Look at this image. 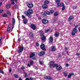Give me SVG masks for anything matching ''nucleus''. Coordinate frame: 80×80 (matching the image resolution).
Here are the masks:
<instances>
[{
	"label": "nucleus",
	"mask_w": 80,
	"mask_h": 80,
	"mask_svg": "<svg viewBox=\"0 0 80 80\" xmlns=\"http://www.w3.org/2000/svg\"><path fill=\"white\" fill-rule=\"evenodd\" d=\"M10 8V4H9L8 5H7L6 6V8L8 9V8Z\"/></svg>",
	"instance_id": "f704fd0d"
},
{
	"label": "nucleus",
	"mask_w": 80,
	"mask_h": 80,
	"mask_svg": "<svg viewBox=\"0 0 80 80\" xmlns=\"http://www.w3.org/2000/svg\"><path fill=\"white\" fill-rule=\"evenodd\" d=\"M36 47H38L39 46V43L37 42L36 43Z\"/></svg>",
	"instance_id": "49530a36"
},
{
	"label": "nucleus",
	"mask_w": 80,
	"mask_h": 80,
	"mask_svg": "<svg viewBox=\"0 0 80 80\" xmlns=\"http://www.w3.org/2000/svg\"><path fill=\"white\" fill-rule=\"evenodd\" d=\"M2 1H1L0 2V7L2 5Z\"/></svg>",
	"instance_id": "e2e57ef3"
},
{
	"label": "nucleus",
	"mask_w": 80,
	"mask_h": 80,
	"mask_svg": "<svg viewBox=\"0 0 80 80\" xmlns=\"http://www.w3.org/2000/svg\"><path fill=\"white\" fill-rule=\"evenodd\" d=\"M3 11V9H1L0 10V13H2V12Z\"/></svg>",
	"instance_id": "5fc2aeb1"
},
{
	"label": "nucleus",
	"mask_w": 80,
	"mask_h": 80,
	"mask_svg": "<svg viewBox=\"0 0 80 80\" xmlns=\"http://www.w3.org/2000/svg\"><path fill=\"white\" fill-rule=\"evenodd\" d=\"M77 6H72L71 7L72 8H73V9H76L77 8Z\"/></svg>",
	"instance_id": "2f4dec72"
},
{
	"label": "nucleus",
	"mask_w": 80,
	"mask_h": 80,
	"mask_svg": "<svg viewBox=\"0 0 80 80\" xmlns=\"http://www.w3.org/2000/svg\"><path fill=\"white\" fill-rule=\"evenodd\" d=\"M69 66V64H68V63H67L66 65V67H68Z\"/></svg>",
	"instance_id": "13d9d810"
},
{
	"label": "nucleus",
	"mask_w": 80,
	"mask_h": 80,
	"mask_svg": "<svg viewBox=\"0 0 80 80\" xmlns=\"http://www.w3.org/2000/svg\"><path fill=\"white\" fill-rule=\"evenodd\" d=\"M41 40L42 41H44V42H46V36L45 35H43L42 36H41Z\"/></svg>",
	"instance_id": "423d86ee"
},
{
	"label": "nucleus",
	"mask_w": 80,
	"mask_h": 80,
	"mask_svg": "<svg viewBox=\"0 0 80 80\" xmlns=\"http://www.w3.org/2000/svg\"><path fill=\"white\" fill-rule=\"evenodd\" d=\"M33 63V61H31L29 63L30 65H32Z\"/></svg>",
	"instance_id": "de8ad7c7"
},
{
	"label": "nucleus",
	"mask_w": 80,
	"mask_h": 80,
	"mask_svg": "<svg viewBox=\"0 0 80 80\" xmlns=\"http://www.w3.org/2000/svg\"><path fill=\"white\" fill-rule=\"evenodd\" d=\"M41 49L42 50L46 51V48H45V46L44 44H42L40 46Z\"/></svg>",
	"instance_id": "7ed1b4c3"
},
{
	"label": "nucleus",
	"mask_w": 80,
	"mask_h": 80,
	"mask_svg": "<svg viewBox=\"0 0 80 80\" xmlns=\"http://www.w3.org/2000/svg\"><path fill=\"white\" fill-rule=\"evenodd\" d=\"M29 80H34V79L33 78H32V77L29 78Z\"/></svg>",
	"instance_id": "603ef678"
},
{
	"label": "nucleus",
	"mask_w": 80,
	"mask_h": 80,
	"mask_svg": "<svg viewBox=\"0 0 80 80\" xmlns=\"http://www.w3.org/2000/svg\"><path fill=\"white\" fill-rule=\"evenodd\" d=\"M39 34L40 35V36L41 37V36H43V35H44V32H43V31L42 30H40L39 31Z\"/></svg>",
	"instance_id": "9b49d317"
},
{
	"label": "nucleus",
	"mask_w": 80,
	"mask_h": 80,
	"mask_svg": "<svg viewBox=\"0 0 80 80\" xmlns=\"http://www.w3.org/2000/svg\"><path fill=\"white\" fill-rule=\"evenodd\" d=\"M44 78L48 80H52V78L50 76H44Z\"/></svg>",
	"instance_id": "2eb2a0df"
},
{
	"label": "nucleus",
	"mask_w": 80,
	"mask_h": 80,
	"mask_svg": "<svg viewBox=\"0 0 80 80\" xmlns=\"http://www.w3.org/2000/svg\"><path fill=\"white\" fill-rule=\"evenodd\" d=\"M57 5L58 7H63L64 6V4L63 3H58Z\"/></svg>",
	"instance_id": "aec40b11"
},
{
	"label": "nucleus",
	"mask_w": 80,
	"mask_h": 80,
	"mask_svg": "<svg viewBox=\"0 0 80 80\" xmlns=\"http://www.w3.org/2000/svg\"><path fill=\"white\" fill-rule=\"evenodd\" d=\"M22 19H25V16L23 15H22Z\"/></svg>",
	"instance_id": "09e8293b"
},
{
	"label": "nucleus",
	"mask_w": 80,
	"mask_h": 80,
	"mask_svg": "<svg viewBox=\"0 0 80 80\" xmlns=\"http://www.w3.org/2000/svg\"><path fill=\"white\" fill-rule=\"evenodd\" d=\"M14 8L15 9H17L18 8V6L17 4H15L14 6Z\"/></svg>",
	"instance_id": "72a5a7b5"
},
{
	"label": "nucleus",
	"mask_w": 80,
	"mask_h": 80,
	"mask_svg": "<svg viewBox=\"0 0 80 80\" xmlns=\"http://www.w3.org/2000/svg\"><path fill=\"white\" fill-rule=\"evenodd\" d=\"M55 22H56V20L54 19L52 20V21H51V23L52 24H54V23H55Z\"/></svg>",
	"instance_id": "c9c22d12"
},
{
	"label": "nucleus",
	"mask_w": 80,
	"mask_h": 80,
	"mask_svg": "<svg viewBox=\"0 0 80 80\" xmlns=\"http://www.w3.org/2000/svg\"><path fill=\"white\" fill-rule=\"evenodd\" d=\"M37 59V58L36 57H33L32 58V60H35Z\"/></svg>",
	"instance_id": "6e6d98bb"
},
{
	"label": "nucleus",
	"mask_w": 80,
	"mask_h": 80,
	"mask_svg": "<svg viewBox=\"0 0 80 80\" xmlns=\"http://www.w3.org/2000/svg\"><path fill=\"white\" fill-rule=\"evenodd\" d=\"M23 50V47L22 46L20 47L19 50H18V53H21V52H22Z\"/></svg>",
	"instance_id": "1a4fd4ad"
},
{
	"label": "nucleus",
	"mask_w": 80,
	"mask_h": 80,
	"mask_svg": "<svg viewBox=\"0 0 80 80\" xmlns=\"http://www.w3.org/2000/svg\"><path fill=\"white\" fill-rule=\"evenodd\" d=\"M72 75H74V73H72L69 74L68 75V78H71V76H72Z\"/></svg>",
	"instance_id": "a878e982"
},
{
	"label": "nucleus",
	"mask_w": 80,
	"mask_h": 80,
	"mask_svg": "<svg viewBox=\"0 0 80 80\" xmlns=\"http://www.w3.org/2000/svg\"><path fill=\"white\" fill-rule=\"evenodd\" d=\"M28 66L29 67H30V64H28Z\"/></svg>",
	"instance_id": "774afa93"
},
{
	"label": "nucleus",
	"mask_w": 80,
	"mask_h": 80,
	"mask_svg": "<svg viewBox=\"0 0 80 80\" xmlns=\"http://www.w3.org/2000/svg\"><path fill=\"white\" fill-rule=\"evenodd\" d=\"M30 27L33 30H35L36 28H37V27H36L35 24H31L30 25Z\"/></svg>",
	"instance_id": "20e7f679"
},
{
	"label": "nucleus",
	"mask_w": 80,
	"mask_h": 80,
	"mask_svg": "<svg viewBox=\"0 0 80 80\" xmlns=\"http://www.w3.org/2000/svg\"><path fill=\"white\" fill-rule=\"evenodd\" d=\"M15 18H13L12 19V25H15Z\"/></svg>",
	"instance_id": "6ab92c4d"
},
{
	"label": "nucleus",
	"mask_w": 80,
	"mask_h": 80,
	"mask_svg": "<svg viewBox=\"0 0 80 80\" xmlns=\"http://www.w3.org/2000/svg\"><path fill=\"white\" fill-rule=\"evenodd\" d=\"M58 15V12L56 11L54 13V17H57Z\"/></svg>",
	"instance_id": "5701e85b"
},
{
	"label": "nucleus",
	"mask_w": 80,
	"mask_h": 80,
	"mask_svg": "<svg viewBox=\"0 0 80 80\" xmlns=\"http://www.w3.org/2000/svg\"><path fill=\"white\" fill-rule=\"evenodd\" d=\"M49 67L50 68L53 67V65L54 64V62L53 61H51L49 63Z\"/></svg>",
	"instance_id": "f8f14e48"
},
{
	"label": "nucleus",
	"mask_w": 80,
	"mask_h": 80,
	"mask_svg": "<svg viewBox=\"0 0 80 80\" xmlns=\"http://www.w3.org/2000/svg\"><path fill=\"white\" fill-rule=\"evenodd\" d=\"M50 31V29H48L47 30H45V33H48V32H49Z\"/></svg>",
	"instance_id": "8fccbe9b"
},
{
	"label": "nucleus",
	"mask_w": 80,
	"mask_h": 80,
	"mask_svg": "<svg viewBox=\"0 0 80 80\" xmlns=\"http://www.w3.org/2000/svg\"><path fill=\"white\" fill-rule=\"evenodd\" d=\"M25 76H24V77H25V78L27 77V76H28V74H27V73H25Z\"/></svg>",
	"instance_id": "864d4df0"
},
{
	"label": "nucleus",
	"mask_w": 80,
	"mask_h": 80,
	"mask_svg": "<svg viewBox=\"0 0 80 80\" xmlns=\"http://www.w3.org/2000/svg\"><path fill=\"white\" fill-rule=\"evenodd\" d=\"M14 77L15 78H18V75L17 74H14Z\"/></svg>",
	"instance_id": "e433bc0d"
},
{
	"label": "nucleus",
	"mask_w": 80,
	"mask_h": 80,
	"mask_svg": "<svg viewBox=\"0 0 80 80\" xmlns=\"http://www.w3.org/2000/svg\"><path fill=\"white\" fill-rule=\"evenodd\" d=\"M39 62L40 63V65H42V61H39Z\"/></svg>",
	"instance_id": "4d7b16f0"
},
{
	"label": "nucleus",
	"mask_w": 80,
	"mask_h": 80,
	"mask_svg": "<svg viewBox=\"0 0 80 80\" xmlns=\"http://www.w3.org/2000/svg\"><path fill=\"white\" fill-rule=\"evenodd\" d=\"M29 37L31 38H34V34L32 32H30L29 34Z\"/></svg>",
	"instance_id": "f3484780"
},
{
	"label": "nucleus",
	"mask_w": 80,
	"mask_h": 80,
	"mask_svg": "<svg viewBox=\"0 0 80 80\" xmlns=\"http://www.w3.org/2000/svg\"><path fill=\"white\" fill-rule=\"evenodd\" d=\"M76 55L77 56H79V55H80V53H76Z\"/></svg>",
	"instance_id": "bf43d9fd"
},
{
	"label": "nucleus",
	"mask_w": 80,
	"mask_h": 80,
	"mask_svg": "<svg viewBox=\"0 0 80 80\" xmlns=\"http://www.w3.org/2000/svg\"><path fill=\"white\" fill-rule=\"evenodd\" d=\"M2 39V37H0V46L2 45V41H1Z\"/></svg>",
	"instance_id": "7c9ffc66"
},
{
	"label": "nucleus",
	"mask_w": 80,
	"mask_h": 80,
	"mask_svg": "<svg viewBox=\"0 0 80 80\" xmlns=\"http://www.w3.org/2000/svg\"><path fill=\"white\" fill-rule=\"evenodd\" d=\"M78 26H80V24H78L77 25L75 26L74 28L73 29V30L72 31V36H74L75 35V33L78 32V30H77V27H78Z\"/></svg>",
	"instance_id": "f257e3e1"
},
{
	"label": "nucleus",
	"mask_w": 80,
	"mask_h": 80,
	"mask_svg": "<svg viewBox=\"0 0 80 80\" xmlns=\"http://www.w3.org/2000/svg\"><path fill=\"white\" fill-rule=\"evenodd\" d=\"M68 61H70L71 60V58H68L67 59Z\"/></svg>",
	"instance_id": "052dcab7"
},
{
	"label": "nucleus",
	"mask_w": 80,
	"mask_h": 80,
	"mask_svg": "<svg viewBox=\"0 0 80 80\" xmlns=\"http://www.w3.org/2000/svg\"><path fill=\"white\" fill-rule=\"evenodd\" d=\"M21 70H24V69H25V67L22 66L21 68Z\"/></svg>",
	"instance_id": "37998d69"
},
{
	"label": "nucleus",
	"mask_w": 80,
	"mask_h": 80,
	"mask_svg": "<svg viewBox=\"0 0 80 80\" xmlns=\"http://www.w3.org/2000/svg\"><path fill=\"white\" fill-rule=\"evenodd\" d=\"M56 50V48L54 46H53L52 48L51 49V51L52 52H55Z\"/></svg>",
	"instance_id": "4be33fe9"
},
{
	"label": "nucleus",
	"mask_w": 80,
	"mask_h": 80,
	"mask_svg": "<svg viewBox=\"0 0 80 80\" xmlns=\"http://www.w3.org/2000/svg\"><path fill=\"white\" fill-rule=\"evenodd\" d=\"M24 13H28L29 14H32L33 13V10L32 8H30L28 9L27 11L24 12Z\"/></svg>",
	"instance_id": "f03ea898"
},
{
	"label": "nucleus",
	"mask_w": 80,
	"mask_h": 80,
	"mask_svg": "<svg viewBox=\"0 0 80 80\" xmlns=\"http://www.w3.org/2000/svg\"><path fill=\"white\" fill-rule=\"evenodd\" d=\"M7 14H8L9 15V16H12V14H11V13H10V12L9 11H8L7 13Z\"/></svg>",
	"instance_id": "c756f323"
},
{
	"label": "nucleus",
	"mask_w": 80,
	"mask_h": 80,
	"mask_svg": "<svg viewBox=\"0 0 80 80\" xmlns=\"http://www.w3.org/2000/svg\"><path fill=\"white\" fill-rule=\"evenodd\" d=\"M25 80H30V79L28 78H26Z\"/></svg>",
	"instance_id": "69168bd1"
},
{
	"label": "nucleus",
	"mask_w": 80,
	"mask_h": 80,
	"mask_svg": "<svg viewBox=\"0 0 80 80\" xmlns=\"http://www.w3.org/2000/svg\"><path fill=\"white\" fill-rule=\"evenodd\" d=\"M73 19V17L72 16H70L68 19V22H71V21H72Z\"/></svg>",
	"instance_id": "9d476101"
},
{
	"label": "nucleus",
	"mask_w": 80,
	"mask_h": 80,
	"mask_svg": "<svg viewBox=\"0 0 80 80\" xmlns=\"http://www.w3.org/2000/svg\"><path fill=\"white\" fill-rule=\"evenodd\" d=\"M50 13H54V10H50Z\"/></svg>",
	"instance_id": "c03bdc74"
},
{
	"label": "nucleus",
	"mask_w": 80,
	"mask_h": 80,
	"mask_svg": "<svg viewBox=\"0 0 80 80\" xmlns=\"http://www.w3.org/2000/svg\"><path fill=\"white\" fill-rule=\"evenodd\" d=\"M58 64L56 63L54 64L53 66H52V67H56V69L58 67Z\"/></svg>",
	"instance_id": "b1692460"
},
{
	"label": "nucleus",
	"mask_w": 80,
	"mask_h": 80,
	"mask_svg": "<svg viewBox=\"0 0 80 80\" xmlns=\"http://www.w3.org/2000/svg\"><path fill=\"white\" fill-rule=\"evenodd\" d=\"M38 19L40 20L42 19V18L40 17V16H38Z\"/></svg>",
	"instance_id": "3c124183"
},
{
	"label": "nucleus",
	"mask_w": 80,
	"mask_h": 80,
	"mask_svg": "<svg viewBox=\"0 0 80 80\" xmlns=\"http://www.w3.org/2000/svg\"><path fill=\"white\" fill-rule=\"evenodd\" d=\"M62 68V67L61 66H58V67L56 68V70H58V71H60V70H61V69Z\"/></svg>",
	"instance_id": "a211bd4d"
},
{
	"label": "nucleus",
	"mask_w": 80,
	"mask_h": 80,
	"mask_svg": "<svg viewBox=\"0 0 80 80\" xmlns=\"http://www.w3.org/2000/svg\"><path fill=\"white\" fill-rule=\"evenodd\" d=\"M35 55V52H32L30 54V56L29 57L30 58H31L33 57H34Z\"/></svg>",
	"instance_id": "ddd939ff"
},
{
	"label": "nucleus",
	"mask_w": 80,
	"mask_h": 80,
	"mask_svg": "<svg viewBox=\"0 0 80 80\" xmlns=\"http://www.w3.org/2000/svg\"><path fill=\"white\" fill-rule=\"evenodd\" d=\"M45 54V52L43 51L40 52V53L38 54V55L39 57H42V56L44 55Z\"/></svg>",
	"instance_id": "39448f33"
},
{
	"label": "nucleus",
	"mask_w": 80,
	"mask_h": 80,
	"mask_svg": "<svg viewBox=\"0 0 80 80\" xmlns=\"http://www.w3.org/2000/svg\"><path fill=\"white\" fill-rule=\"evenodd\" d=\"M2 16L3 17H7V15L6 14H4Z\"/></svg>",
	"instance_id": "ea45409f"
},
{
	"label": "nucleus",
	"mask_w": 80,
	"mask_h": 80,
	"mask_svg": "<svg viewBox=\"0 0 80 80\" xmlns=\"http://www.w3.org/2000/svg\"><path fill=\"white\" fill-rule=\"evenodd\" d=\"M65 6H62V10H65Z\"/></svg>",
	"instance_id": "a18cd8bd"
},
{
	"label": "nucleus",
	"mask_w": 80,
	"mask_h": 80,
	"mask_svg": "<svg viewBox=\"0 0 80 80\" xmlns=\"http://www.w3.org/2000/svg\"><path fill=\"white\" fill-rule=\"evenodd\" d=\"M23 21L24 24H25L27 23V22H28V20L27 19H23Z\"/></svg>",
	"instance_id": "412c9836"
},
{
	"label": "nucleus",
	"mask_w": 80,
	"mask_h": 80,
	"mask_svg": "<svg viewBox=\"0 0 80 80\" xmlns=\"http://www.w3.org/2000/svg\"><path fill=\"white\" fill-rule=\"evenodd\" d=\"M58 35H59V32H57L55 33V36L56 37H58Z\"/></svg>",
	"instance_id": "cd10ccee"
},
{
	"label": "nucleus",
	"mask_w": 80,
	"mask_h": 80,
	"mask_svg": "<svg viewBox=\"0 0 80 80\" xmlns=\"http://www.w3.org/2000/svg\"><path fill=\"white\" fill-rule=\"evenodd\" d=\"M12 5H15V2H12Z\"/></svg>",
	"instance_id": "338daca9"
},
{
	"label": "nucleus",
	"mask_w": 80,
	"mask_h": 80,
	"mask_svg": "<svg viewBox=\"0 0 80 80\" xmlns=\"http://www.w3.org/2000/svg\"><path fill=\"white\" fill-rule=\"evenodd\" d=\"M42 15L44 17H45V16H47V14H46L45 12H44L43 13Z\"/></svg>",
	"instance_id": "4c0bfd02"
},
{
	"label": "nucleus",
	"mask_w": 80,
	"mask_h": 80,
	"mask_svg": "<svg viewBox=\"0 0 80 80\" xmlns=\"http://www.w3.org/2000/svg\"><path fill=\"white\" fill-rule=\"evenodd\" d=\"M18 42H19V43H20V42H21V40H22V39L20 38H18Z\"/></svg>",
	"instance_id": "a19ab883"
},
{
	"label": "nucleus",
	"mask_w": 80,
	"mask_h": 80,
	"mask_svg": "<svg viewBox=\"0 0 80 80\" xmlns=\"http://www.w3.org/2000/svg\"><path fill=\"white\" fill-rule=\"evenodd\" d=\"M25 15H26L29 18H32V16L30 15H32V14H28V13H24Z\"/></svg>",
	"instance_id": "dca6fc26"
},
{
	"label": "nucleus",
	"mask_w": 80,
	"mask_h": 80,
	"mask_svg": "<svg viewBox=\"0 0 80 80\" xmlns=\"http://www.w3.org/2000/svg\"><path fill=\"white\" fill-rule=\"evenodd\" d=\"M45 12H46V15H50V12L48 11H46Z\"/></svg>",
	"instance_id": "473e14b6"
},
{
	"label": "nucleus",
	"mask_w": 80,
	"mask_h": 80,
	"mask_svg": "<svg viewBox=\"0 0 80 80\" xmlns=\"http://www.w3.org/2000/svg\"><path fill=\"white\" fill-rule=\"evenodd\" d=\"M10 27H9V26H8V29L7 30V31L8 32H10Z\"/></svg>",
	"instance_id": "58836bf2"
},
{
	"label": "nucleus",
	"mask_w": 80,
	"mask_h": 80,
	"mask_svg": "<svg viewBox=\"0 0 80 80\" xmlns=\"http://www.w3.org/2000/svg\"><path fill=\"white\" fill-rule=\"evenodd\" d=\"M9 72H12V68H10V70H9Z\"/></svg>",
	"instance_id": "680f3d73"
},
{
	"label": "nucleus",
	"mask_w": 80,
	"mask_h": 80,
	"mask_svg": "<svg viewBox=\"0 0 80 80\" xmlns=\"http://www.w3.org/2000/svg\"><path fill=\"white\" fill-rule=\"evenodd\" d=\"M28 8H32L33 7V4L32 3H28L27 5Z\"/></svg>",
	"instance_id": "0eeeda50"
},
{
	"label": "nucleus",
	"mask_w": 80,
	"mask_h": 80,
	"mask_svg": "<svg viewBox=\"0 0 80 80\" xmlns=\"http://www.w3.org/2000/svg\"><path fill=\"white\" fill-rule=\"evenodd\" d=\"M63 74L65 77H67V76H68V74L67 73V72L66 71H65L64 72Z\"/></svg>",
	"instance_id": "c85d7f7f"
},
{
	"label": "nucleus",
	"mask_w": 80,
	"mask_h": 80,
	"mask_svg": "<svg viewBox=\"0 0 80 80\" xmlns=\"http://www.w3.org/2000/svg\"><path fill=\"white\" fill-rule=\"evenodd\" d=\"M42 23L43 24H47L48 22V21L47 19H42Z\"/></svg>",
	"instance_id": "6e6552de"
},
{
	"label": "nucleus",
	"mask_w": 80,
	"mask_h": 80,
	"mask_svg": "<svg viewBox=\"0 0 80 80\" xmlns=\"http://www.w3.org/2000/svg\"><path fill=\"white\" fill-rule=\"evenodd\" d=\"M42 8L43 9H47L48 8V5L44 4L42 6Z\"/></svg>",
	"instance_id": "4468645a"
},
{
	"label": "nucleus",
	"mask_w": 80,
	"mask_h": 80,
	"mask_svg": "<svg viewBox=\"0 0 80 80\" xmlns=\"http://www.w3.org/2000/svg\"><path fill=\"white\" fill-rule=\"evenodd\" d=\"M49 40H50V42H51V43H52V42H53V38L52 37H50Z\"/></svg>",
	"instance_id": "393cba45"
},
{
	"label": "nucleus",
	"mask_w": 80,
	"mask_h": 80,
	"mask_svg": "<svg viewBox=\"0 0 80 80\" xmlns=\"http://www.w3.org/2000/svg\"><path fill=\"white\" fill-rule=\"evenodd\" d=\"M44 3L45 5H47L49 3V1L48 0H46L44 2Z\"/></svg>",
	"instance_id": "bb28decb"
},
{
	"label": "nucleus",
	"mask_w": 80,
	"mask_h": 80,
	"mask_svg": "<svg viewBox=\"0 0 80 80\" xmlns=\"http://www.w3.org/2000/svg\"><path fill=\"white\" fill-rule=\"evenodd\" d=\"M64 49L65 50H67V49H68V48H67L65 47L64 48Z\"/></svg>",
	"instance_id": "0e129e2a"
},
{
	"label": "nucleus",
	"mask_w": 80,
	"mask_h": 80,
	"mask_svg": "<svg viewBox=\"0 0 80 80\" xmlns=\"http://www.w3.org/2000/svg\"><path fill=\"white\" fill-rule=\"evenodd\" d=\"M61 0H55V2L56 3H59V2H60Z\"/></svg>",
	"instance_id": "79ce46f5"
}]
</instances>
